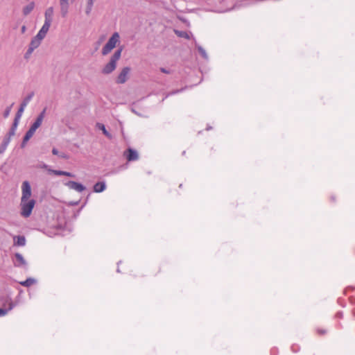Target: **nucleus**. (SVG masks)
<instances>
[{"instance_id": "9d476101", "label": "nucleus", "mask_w": 355, "mask_h": 355, "mask_svg": "<svg viewBox=\"0 0 355 355\" xmlns=\"http://www.w3.org/2000/svg\"><path fill=\"white\" fill-rule=\"evenodd\" d=\"M60 12L62 17H65L69 10V0H60Z\"/></svg>"}, {"instance_id": "37998d69", "label": "nucleus", "mask_w": 355, "mask_h": 355, "mask_svg": "<svg viewBox=\"0 0 355 355\" xmlns=\"http://www.w3.org/2000/svg\"><path fill=\"white\" fill-rule=\"evenodd\" d=\"M116 271H117L118 272H120V270H119V268H117Z\"/></svg>"}, {"instance_id": "0eeeda50", "label": "nucleus", "mask_w": 355, "mask_h": 355, "mask_svg": "<svg viewBox=\"0 0 355 355\" xmlns=\"http://www.w3.org/2000/svg\"><path fill=\"white\" fill-rule=\"evenodd\" d=\"M13 264L15 267H26L27 263L23 256L20 253L15 254Z\"/></svg>"}, {"instance_id": "ddd939ff", "label": "nucleus", "mask_w": 355, "mask_h": 355, "mask_svg": "<svg viewBox=\"0 0 355 355\" xmlns=\"http://www.w3.org/2000/svg\"><path fill=\"white\" fill-rule=\"evenodd\" d=\"M53 14V7L48 8L46 10L45 13H44V17H45L44 21L51 24Z\"/></svg>"}, {"instance_id": "72a5a7b5", "label": "nucleus", "mask_w": 355, "mask_h": 355, "mask_svg": "<svg viewBox=\"0 0 355 355\" xmlns=\"http://www.w3.org/2000/svg\"><path fill=\"white\" fill-rule=\"evenodd\" d=\"M52 153H53V155H59V154H60V153H59L58 150L57 148H53L52 149Z\"/></svg>"}, {"instance_id": "f8f14e48", "label": "nucleus", "mask_w": 355, "mask_h": 355, "mask_svg": "<svg viewBox=\"0 0 355 355\" xmlns=\"http://www.w3.org/2000/svg\"><path fill=\"white\" fill-rule=\"evenodd\" d=\"M42 40V39L38 38L37 36L35 35L32 38L28 47L34 51L40 45Z\"/></svg>"}, {"instance_id": "20e7f679", "label": "nucleus", "mask_w": 355, "mask_h": 355, "mask_svg": "<svg viewBox=\"0 0 355 355\" xmlns=\"http://www.w3.org/2000/svg\"><path fill=\"white\" fill-rule=\"evenodd\" d=\"M46 109L44 108L37 116L34 123L31 125L29 130L33 132L34 133L35 132L36 130L42 125L46 114Z\"/></svg>"}, {"instance_id": "6ab92c4d", "label": "nucleus", "mask_w": 355, "mask_h": 355, "mask_svg": "<svg viewBox=\"0 0 355 355\" xmlns=\"http://www.w3.org/2000/svg\"><path fill=\"white\" fill-rule=\"evenodd\" d=\"M195 45L201 56L205 60H208V55L206 51L200 45L198 44L196 42H195Z\"/></svg>"}, {"instance_id": "6e6552de", "label": "nucleus", "mask_w": 355, "mask_h": 355, "mask_svg": "<svg viewBox=\"0 0 355 355\" xmlns=\"http://www.w3.org/2000/svg\"><path fill=\"white\" fill-rule=\"evenodd\" d=\"M125 155L128 162L136 161L139 159L138 153L132 148H128L127 152L125 153Z\"/></svg>"}, {"instance_id": "2eb2a0df", "label": "nucleus", "mask_w": 355, "mask_h": 355, "mask_svg": "<svg viewBox=\"0 0 355 355\" xmlns=\"http://www.w3.org/2000/svg\"><path fill=\"white\" fill-rule=\"evenodd\" d=\"M10 141V137L6 135L2 141L1 144L0 145V154H2L5 152Z\"/></svg>"}, {"instance_id": "a211bd4d", "label": "nucleus", "mask_w": 355, "mask_h": 355, "mask_svg": "<svg viewBox=\"0 0 355 355\" xmlns=\"http://www.w3.org/2000/svg\"><path fill=\"white\" fill-rule=\"evenodd\" d=\"M34 7H35L34 2H31L30 3H28L27 6H26L23 8V14L25 16L28 15L33 11V10L34 9Z\"/></svg>"}, {"instance_id": "c03bdc74", "label": "nucleus", "mask_w": 355, "mask_h": 355, "mask_svg": "<svg viewBox=\"0 0 355 355\" xmlns=\"http://www.w3.org/2000/svg\"><path fill=\"white\" fill-rule=\"evenodd\" d=\"M354 315L355 316V310H354Z\"/></svg>"}, {"instance_id": "4be33fe9", "label": "nucleus", "mask_w": 355, "mask_h": 355, "mask_svg": "<svg viewBox=\"0 0 355 355\" xmlns=\"http://www.w3.org/2000/svg\"><path fill=\"white\" fill-rule=\"evenodd\" d=\"M97 128L102 130L103 133L108 138V139H112V135L110 132H108L105 128V126L102 124V123H98L97 125H96Z\"/></svg>"}, {"instance_id": "4468645a", "label": "nucleus", "mask_w": 355, "mask_h": 355, "mask_svg": "<svg viewBox=\"0 0 355 355\" xmlns=\"http://www.w3.org/2000/svg\"><path fill=\"white\" fill-rule=\"evenodd\" d=\"M34 134L35 133L33 132L28 129L23 138L22 142L21 144V148H24L26 146L27 142L33 136Z\"/></svg>"}, {"instance_id": "5701e85b", "label": "nucleus", "mask_w": 355, "mask_h": 355, "mask_svg": "<svg viewBox=\"0 0 355 355\" xmlns=\"http://www.w3.org/2000/svg\"><path fill=\"white\" fill-rule=\"evenodd\" d=\"M33 96H34V92H31V93H30L27 96H26V97L23 99V101H22V102H21V105H23V106H24V107H26V106H27V105L29 103V102H30V101H31V99L33 98Z\"/></svg>"}, {"instance_id": "58836bf2", "label": "nucleus", "mask_w": 355, "mask_h": 355, "mask_svg": "<svg viewBox=\"0 0 355 355\" xmlns=\"http://www.w3.org/2000/svg\"><path fill=\"white\" fill-rule=\"evenodd\" d=\"M336 317L342 318L343 317V313L342 312H338L337 314H336Z\"/></svg>"}, {"instance_id": "f3484780", "label": "nucleus", "mask_w": 355, "mask_h": 355, "mask_svg": "<svg viewBox=\"0 0 355 355\" xmlns=\"http://www.w3.org/2000/svg\"><path fill=\"white\" fill-rule=\"evenodd\" d=\"M19 121H17V120L14 119L12 125L10 129L9 130V131H8V132L6 136H8V137L11 138V137L15 135L16 130H17V126L19 125Z\"/></svg>"}, {"instance_id": "7ed1b4c3", "label": "nucleus", "mask_w": 355, "mask_h": 355, "mask_svg": "<svg viewBox=\"0 0 355 355\" xmlns=\"http://www.w3.org/2000/svg\"><path fill=\"white\" fill-rule=\"evenodd\" d=\"M119 34L117 32H115L112 34L111 37L109 39L106 44L102 49V54L103 55H107L116 45V44L119 42Z\"/></svg>"}, {"instance_id": "7c9ffc66", "label": "nucleus", "mask_w": 355, "mask_h": 355, "mask_svg": "<svg viewBox=\"0 0 355 355\" xmlns=\"http://www.w3.org/2000/svg\"><path fill=\"white\" fill-rule=\"evenodd\" d=\"M182 90H183V89L173 91L171 93H169L166 97L168 96L169 95L178 94V93L182 92Z\"/></svg>"}, {"instance_id": "c756f323", "label": "nucleus", "mask_w": 355, "mask_h": 355, "mask_svg": "<svg viewBox=\"0 0 355 355\" xmlns=\"http://www.w3.org/2000/svg\"><path fill=\"white\" fill-rule=\"evenodd\" d=\"M160 71L162 73H167V74L171 73V71L170 70H168V69H166V68H164V67H161L160 68Z\"/></svg>"}, {"instance_id": "f257e3e1", "label": "nucleus", "mask_w": 355, "mask_h": 355, "mask_svg": "<svg viewBox=\"0 0 355 355\" xmlns=\"http://www.w3.org/2000/svg\"><path fill=\"white\" fill-rule=\"evenodd\" d=\"M31 187L28 181H24L21 185V197L20 202V214L21 216L28 218L31 216L35 205V200L31 199Z\"/></svg>"}, {"instance_id": "393cba45", "label": "nucleus", "mask_w": 355, "mask_h": 355, "mask_svg": "<svg viewBox=\"0 0 355 355\" xmlns=\"http://www.w3.org/2000/svg\"><path fill=\"white\" fill-rule=\"evenodd\" d=\"M175 33L178 37H184L185 39H189L190 35H191V33H190L182 31H175Z\"/></svg>"}, {"instance_id": "4c0bfd02", "label": "nucleus", "mask_w": 355, "mask_h": 355, "mask_svg": "<svg viewBox=\"0 0 355 355\" xmlns=\"http://www.w3.org/2000/svg\"><path fill=\"white\" fill-rule=\"evenodd\" d=\"M42 168H45V169H46L47 171H48V169H49V166H48L47 164H42Z\"/></svg>"}, {"instance_id": "cd10ccee", "label": "nucleus", "mask_w": 355, "mask_h": 355, "mask_svg": "<svg viewBox=\"0 0 355 355\" xmlns=\"http://www.w3.org/2000/svg\"><path fill=\"white\" fill-rule=\"evenodd\" d=\"M34 51L28 47L27 51L25 53V58H28Z\"/></svg>"}, {"instance_id": "dca6fc26", "label": "nucleus", "mask_w": 355, "mask_h": 355, "mask_svg": "<svg viewBox=\"0 0 355 355\" xmlns=\"http://www.w3.org/2000/svg\"><path fill=\"white\" fill-rule=\"evenodd\" d=\"M106 185L104 182H98L94 185V191L100 193L105 189Z\"/></svg>"}, {"instance_id": "473e14b6", "label": "nucleus", "mask_w": 355, "mask_h": 355, "mask_svg": "<svg viewBox=\"0 0 355 355\" xmlns=\"http://www.w3.org/2000/svg\"><path fill=\"white\" fill-rule=\"evenodd\" d=\"M64 175L67 176V177H71V178L75 177V175L73 173L67 172V171H64Z\"/></svg>"}, {"instance_id": "423d86ee", "label": "nucleus", "mask_w": 355, "mask_h": 355, "mask_svg": "<svg viewBox=\"0 0 355 355\" xmlns=\"http://www.w3.org/2000/svg\"><path fill=\"white\" fill-rule=\"evenodd\" d=\"M64 184L67 186L69 189L75 190L80 193L86 189L83 184L74 181H68L67 182H64Z\"/></svg>"}, {"instance_id": "a19ab883", "label": "nucleus", "mask_w": 355, "mask_h": 355, "mask_svg": "<svg viewBox=\"0 0 355 355\" xmlns=\"http://www.w3.org/2000/svg\"><path fill=\"white\" fill-rule=\"evenodd\" d=\"M91 9H92V7H88L87 6V14L90 12Z\"/></svg>"}, {"instance_id": "2f4dec72", "label": "nucleus", "mask_w": 355, "mask_h": 355, "mask_svg": "<svg viewBox=\"0 0 355 355\" xmlns=\"http://www.w3.org/2000/svg\"><path fill=\"white\" fill-rule=\"evenodd\" d=\"M252 0H243V4L245 5V6H249L252 3Z\"/></svg>"}, {"instance_id": "a878e982", "label": "nucleus", "mask_w": 355, "mask_h": 355, "mask_svg": "<svg viewBox=\"0 0 355 355\" xmlns=\"http://www.w3.org/2000/svg\"><path fill=\"white\" fill-rule=\"evenodd\" d=\"M49 173L54 174L55 175H64V171L60 170L48 169Z\"/></svg>"}, {"instance_id": "39448f33", "label": "nucleus", "mask_w": 355, "mask_h": 355, "mask_svg": "<svg viewBox=\"0 0 355 355\" xmlns=\"http://www.w3.org/2000/svg\"><path fill=\"white\" fill-rule=\"evenodd\" d=\"M130 71V68L128 67H123L117 76L116 78V83L119 84H123L125 83L128 78V74Z\"/></svg>"}, {"instance_id": "412c9836", "label": "nucleus", "mask_w": 355, "mask_h": 355, "mask_svg": "<svg viewBox=\"0 0 355 355\" xmlns=\"http://www.w3.org/2000/svg\"><path fill=\"white\" fill-rule=\"evenodd\" d=\"M35 283H36V280L31 277L26 279L25 281L19 282V284L21 286H26V287H29L31 285L34 284Z\"/></svg>"}, {"instance_id": "c9c22d12", "label": "nucleus", "mask_w": 355, "mask_h": 355, "mask_svg": "<svg viewBox=\"0 0 355 355\" xmlns=\"http://www.w3.org/2000/svg\"><path fill=\"white\" fill-rule=\"evenodd\" d=\"M26 26H24H24H21V33H24L26 32Z\"/></svg>"}, {"instance_id": "aec40b11", "label": "nucleus", "mask_w": 355, "mask_h": 355, "mask_svg": "<svg viewBox=\"0 0 355 355\" xmlns=\"http://www.w3.org/2000/svg\"><path fill=\"white\" fill-rule=\"evenodd\" d=\"M15 306V304L12 302H10L9 304H8V309L0 308V317L1 316H3L6 314H7V313L9 311L12 310Z\"/></svg>"}, {"instance_id": "1a4fd4ad", "label": "nucleus", "mask_w": 355, "mask_h": 355, "mask_svg": "<svg viewBox=\"0 0 355 355\" xmlns=\"http://www.w3.org/2000/svg\"><path fill=\"white\" fill-rule=\"evenodd\" d=\"M50 26V23L44 21L43 26H42L41 29L39 31L36 36H37L38 38L43 40L45 37L47 32L49 31Z\"/></svg>"}, {"instance_id": "b1692460", "label": "nucleus", "mask_w": 355, "mask_h": 355, "mask_svg": "<svg viewBox=\"0 0 355 355\" xmlns=\"http://www.w3.org/2000/svg\"><path fill=\"white\" fill-rule=\"evenodd\" d=\"M26 107L23 106L22 105L20 104V106L17 110V112L16 113V115L15 116V120H17V121H20V119L23 114V112L25 110Z\"/></svg>"}, {"instance_id": "c85d7f7f", "label": "nucleus", "mask_w": 355, "mask_h": 355, "mask_svg": "<svg viewBox=\"0 0 355 355\" xmlns=\"http://www.w3.org/2000/svg\"><path fill=\"white\" fill-rule=\"evenodd\" d=\"M291 350L293 352L296 353V352H297L300 350V347L297 345H293L291 346Z\"/></svg>"}, {"instance_id": "f03ea898", "label": "nucleus", "mask_w": 355, "mask_h": 355, "mask_svg": "<svg viewBox=\"0 0 355 355\" xmlns=\"http://www.w3.org/2000/svg\"><path fill=\"white\" fill-rule=\"evenodd\" d=\"M123 49L120 48L117 49L112 55L110 62L105 65L102 69V73L109 74L112 73L116 67V62L120 59Z\"/></svg>"}, {"instance_id": "bb28decb", "label": "nucleus", "mask_w": 355, "mask_h": 355, "mask_svg": "<svg viewBox=\"0 0 355 355\" xmlns=\"http://www.w3.org/2000/svg\"><path fill=\"white\" fill-rule=\"evenodd\" d=\"M12 105H11L10 107H8L5 110V111H4V112H3V117H4V118H7V117L10 115V111H11Z\"/></svg>"}, {"instance_id": "f704fd0d", "label": "nucleus", "mask_w": 355, "mask_h": 355, "mask_svg": "<svg viewBox=\"0 0 355 355\" xmlns=\"http://www.w3.org/2000/svg\"><path fill=\"white\" fill-rule=\"evenodd\" d=\"M61 158H64V159H67L68 158V155H66L65 153H60L59 155H58Z\"/></svg>"}, {"instance_id": "9b49d317", "label": "nucleus", "mask_w": 355, "mask_h": 355, "mask_svg": "<svg viewBox=\"0 0 355 355\" xmlns=\"http://www.w3.org/2000/svg\"><path fill=\"white\" fill-rule=\"evenodd\" d=\"M26 240L24 236H14L13 245L15 246L23 247L26 245Z\"/></svg>"}, {"instance_id": "e433bc0d", "label": "nucleus", "mask_w": 355, "mask_h": 355, "mask_svg": "<svg viewBox=\"0 0 355 355\" xmlns=\"http://www.w3.org/2000/svg\"><path fill=\"white\" fill-rule=\"evenodd\" d=\"M87 4H88L87 5L88 7H92V6H93V0H89Z\"/></svg>"}, {"instance_id": "ea45409f", "label": "nucleus", "mask_w": 355, "mask_h": 355, "mask_svg": "<svg viewBox=\"0 0 355 355\" xmlns=\"http://www.w3.org/2000/svg\"><path fill=\"white\" fill-rule=\"evenodd\" d=\"M318 334H324L326 333L325 330H318Z\"/></svg>"}, {"instance_id": "79ce46f5", "label": "nucleus", "mask_w": 355, "mask_h": 355, "mask_svg": "<svg viewBox=\"0 0 355 355\" xmlns=\"http://www.w3.org/2000/svg\"><path fill=\"white\" fill-rule=\"evenodd\" d=\"M211 128V127H209H209H207V130H210Z\"/></svg>"}]
</instances>
